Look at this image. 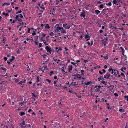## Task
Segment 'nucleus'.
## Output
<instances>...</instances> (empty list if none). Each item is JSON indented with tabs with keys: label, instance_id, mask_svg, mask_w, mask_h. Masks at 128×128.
Returning a JSON list of instances; mask_svg holds the SVG:
<instances>
[{
	"label": "nucleus",
	"instance_id": "1",
	"mask_svg": "<svg viewBox=\"0 0 128 128\" xmlns=\"http://www.w3.org/2000/svg\"><path fill=\"white\" fill-rule=\"evenodd\" d=\"M101 86H95L94 88H96L95 90V91L96 92H99L100 91V89Z\"/></svg>",
	"mask_w": 128,
	"mask_h": 128
},
{
	"label": "nucleus",
	"instance_id": "2",
	"mask_svg": "<svg viewBox=\"0 0 128 128\" xmlns=\"http://www.w3.org/2000/svg\"><path fill=\"white\" fill-rule=\"evenodd\" d=\"M63 26L66 29H68L70 28V27H71V26L68 25L66 23H65L64 24Z\"/></svg>",
	"mask_w": 128,
	"mask_h": 128
},
{
	"label": "nucleus",
	"instance_id": "3",
	"mask_svg": "<svg viewBox=\"0 0 128 128\" xmlns=\"http://www.w3.org/2000/svg\"><path fill=\"white\" fill-rule=\"evenodd\" d=\"M45 49L48 52H49V54H50L51 53V48L49 47L48 46H46L45 48Z\"/></svg>",
	"mask_w": 128,
	"mask_h": 128
},
{
	"label": "nucleus",
	"instance_id": "4",
	"mask_svg": "<svg viewBox=\"0 0 128 128\" xmlns=\"http://www.w3.org/2000/svg\"><path fill=\"white\" fill-rule=\"evenodd\" d=\"M110 74L107 73L104 76V77L108 79L110 77Z\"/></svg>",
	"mask_w": 128,
	"mask_h": 128
},
{
	"label": "nucleus",
	"instance_id": "5",
	"mask_svg": "<svg viewBox=\"0 0 128 128\" xmlns=\"http://www.w3.org/2000/svg\"><path fill=\"white\" fill-rule=\"evenodd\" d=\"M85 36V38H87V40H86V41H88L90 40V37L87 34H86Z\"/></svg>",
	"mask_w": 128,
	"mask_h": 128
},
{
	"label": "nucleus",
	"instance_id": "6",
	"mask_svg": "<svg viewBox=\"0 0 128 128\" xmlns=\"http://www.w3.org/2000/svg\"><path fill=\"white\" fill-rule=\"evenodd\" d=\"M56 52H58L60 50H62V49L60 48H58L57 47L56 48Z\"/></svg>",
	"mask_w": 128,
	"mask_h": 128
},
{
	"label": "nucleus",
	"instance_id": "7",
	"mask_svg": "<svg viewBox=\"0 0 128 128\" xmlns=\"http://www.w3.org/2000/svg\"><path fill=\"white\" fill-rule=\"evenodd\" d=\"M25 114V113L24 112H20L19 113V115L20 116H22Z\"/></svg>",
	"mask_w": 128,
	"mask_h": 128
},
{
	"label": "nucleus",
	"instance_id": "8",
	"mask_svg": "<svg viewBox=\"0 0 128 128\" xmlns=\"http://www.w3.org/2000/svg\"><path fill=\"white\" fill-rule=\"evenodd\" d=\"M91 83V81H90L88 82H87L84 83V84L85 85H88L89 84H90Z\"/></svg>",
	"mask_w": 128,
	"mask_h": 128
},
{
	"label": "nucleus",
	"instance_id": "9",
	"mask_svg": "<svg viewBox=\"0 0 128 128\" xmlns=\"http://www.w3.org/2000/svg\"><path fill=\"white\" fill-rule=\"evenodd\" d=\"M72 68V65H71L70 66V68L68 69V71L70 72L71 71Z\"/></svg>",
	"mask_w": 128,
	"mask_h": 128
},
{
	"label": "nucleus",
	"instance_id": "10",
	"mask_svg": "<svg viewBox=\"0 0 128 128\" xmlns=\"http://www.w3.org/2000/svg\"><path fill=\"white\" fill-rule=\"evenodd\" d=\"M100 12L99 10H96L95 11V12L96 14H98Z\"/></svg>",
	"mask_w": 128,
	"mask_h": 128
},
{
	"label": "nucleus",
	"instance_id": "11",
	"mask_svg": "<svg viewBox=\"0 0 128 128\" xmlns=\"http://www.w3.org/2000/svg\"><path fill=\"white\" fill-rule=\"evenodd\" d=\"M47 68V66L46 65L43 66L42 68H43L44 70H48V68Z\"/></svg>",
	"mask_w": 128,
	"mask_h": 128
},
{
	"label": "nucleus",
	"instance_id": "12",
	"mask_svg": "<svg viewBox=\"0 0 128 128\" xmlns=\"http://www.w3.org/2000/svg\"><path fill=\"white\" fill-rule=\"evenodd\" d=\"M120 48L121 50H122V54L123 55H124V49H123L122 47H120Z\"/></svg>",
	"mask_w": 128,
	"mask_h": 128
},
{
	"label": "nucleus",
	"instance_id": "13",
	"mask_svg": "<svg viewBox=\"0 0 128 128\" xmlns=\"http://www.w3.org/2000/svg\"><path fill=\"white\" fill-rule=\"evenodd\" d=\"M108 70L110 72H111V71H112V72H111V74H113L114 71H113V69L112 68H110V69H109Z\"/></svg>",
	"mask_w": 128,
	"mask_h": 128
},
{
	"label": "nucleus",
	"instance_id": "14",
	"mask_svg": "<svg viewBox=\"0 0 128 128\" xmlns=\"http://www.w3.org/2000/svg\"><path fill=\"white\" fill-rule=\"evenodd\" d=\"M106 5L109 6H111L112 5L111 2H110L108 3H106Z\"/></svg>",
	"mask_w": 128,
	"mask_h": 128
},
{
	"label": "nucleus",
	"instance_id": "15",
	"mask_svg": "<svg viewBox=\"0 0 128 128\" xmlns=\"http://www.w3.org/2000/svg\"><path fill=\"white\" fill-rule=\"evenodd\" d=\"M45 26L46 28H47L48 29H49L50 28V26L48 25V24H46Z\"/></svg>",
	"mask_w": 128,
	"mask_h": 128
},
{
	"label": "nucleus",
	"instance_id": "16",
	"mask_svg": "<svg viewBox=\"0 0 128 128\" xmlns=\"http://www.w3.org/2000/svg\"><path fill=\"white\" fill-rule=\"evenodd\" d=\"M119 111L120 112H124V109H120L119 110Z\"/></svg>",
	"mask_w": 128,
	"mask_h": 128
},
{
	"label": "nucleus",
	"instance_id": "17",
	"mask_svg": "<svg viewBox=\"0 0 128 128\" xmlns=\"http://www.w3.org/2000/svg\"><path fill=\"white\" fill-rule=\"evenodd\" d=\"M26 103V102H25L23 101L22 102H20V104L21 106H22V105H24Z\"/></svg>",
	"mask_w": 128,
	"mask_h": 128
},
{
	"label": "nucleus",
	"instance_id": "18",
	"mask_svg": "<svg viewBox=\"0 0 128 128\" xmlns=\"http://www.w3.org/2000/svg\"><path fill=\"white\" fill-rule=\"evenodd\" d=\"M80 16H82V17H83L84 18L85 16V14L83 13L80 14Z\"/></svg>",
	"mask_w": 128,
	"mask_h": 128
},
{
	"label": "nucleus",
	"instance_id": "19",
	"mask_svg": "<svg viewBox=\"0 0 128 128\" xmlns=\"http://www.w3.org/2000/svg\"><path fill=\"white\" fill-rule=\"evenodd\" d=\"M84 70H81L80 71V72L81 74L82 75H84Z\"/></svg>",
	"mask_w": 128,
	"mask_h": 128
},
{
	"label": "nucleus",
	"instance_id": "20",
	"mask_svg": "<svg viewBox=\"0 0 128 128\" xmlns=\"http://www.w3.org/2000/svg\"><path fill=\"white\" fill-rule=\"evenodd\" d=\"M61 32L63 34H66V30H61Z\"/></svg>",
	"mask_w": 128,
	"mask_h": 128
},
{
	"label": "nucleus",
	"instance_id": "21",
	"mask_svg": "<svg viewBox=\"0 0 128 128\" xmlns=\"http://www.w3.org/2000/svg\"><path fill=\"white\" fill-rule=\"evenodd\" d=\"M17 20L19 21L18 23L20 24V22L22 20V19L20 18H18Z\"/></svg>",
	"mask_w": 128,
	"mask_h": 128
},
{
	"label": "nucleus",
	"instance_id": "22",
	"mask_svg": "<svg viewBox=\"0 0 128 128\" xmlns=\"http://www.w3.org/2000/svg\"><path fill=\"white\" fill-rule=\"evenodd\" d=\"M42 40L43 41L44 43L45 44V45L46 46L48 45V44L46 43V41Z\"/></svg>",
	"mask_w": 128,
	"mask_h": 128
},
{
	"label": "nucleus",
	"instance_id": "23",
	"mask_svg": "<svg viewBox=\"0 0 128 128\" xmlns=\"http://www.w3.org/2000/svg\"><path fill=\"white\" fill-rule=\"evenodd\" d=\"M112 2L114 4H116V3L117 2V1H116V0H113L112 1Z\"/></svg>",
	"mask_w": 128,
	"mask_h": 128
},
{
	"label": "nucleus",
	"instance_id": "24",
	"mask_svg": "<svg viewBox=\"0 0 128 128\" xmlns=\"http://www.w3.org/2000/svg\"><path fill=\"white\" fill-rule=\"evenodd\" d=\"M50 35L52 36H54V33L52 32H51L50 33Z\"/></svg>",
	"mask_w": 128,
	"mask_h": 128
},
{
	"label": "nucleus",
	"instance_id": "25",
	"mask_svg": "<svg viewBox=\"0 0 128 128\" xmlns=\"http://www.w3.org/2000/svg\"><path fill=\"white\" fill-rule=\"evenodd\" d=\"M75 76H76L78 78H79V79H80L81 78V77L79 75L77 74H76Z\"/></svg>",
	"mask_w": 128,
	"mask_h": 128
},
{
	"label": "nucleus",
	"instance_id": "26",
	"mask_svg": "<svg viewBox=\"0 0 128 128\" xmlns=\"http://www.w3.org/2000/svg\"><path fill=\"white\" fill-rule=\"evenodd\" d=\"M39 76H38L37 77V80L36 81V82H38L39 81Z\"/></svg>",
	"mask_w": 128,
	"mask_h": 128
},
{
	"label": "nucleus",
	"instance_id": "27",
	"mask_svg": "<svg viewBox=\"0 0 128 128\" xmlns=\"http://www.w3.org/2000/svg\"><path fill=\"white\" fill-rule=\"evenodd\" d=\"M57 28L58 30H62V28L61 27H60L59 26H58L57 27Z\"/></svg>",
	"mask_w": 128,
	"mask_h": 128
},
{
	"label": "nucleus",
	"instance_id": "28",
	"mask_svg": "<svg viewBox=\"0 0 128 128\" xmlns=\"http://www.w3.org/2000/svg\"><path fill=\"white\" fill-rule=\"evenodd\" d=\"M46 81H47V82H48L50 84L51 82V80H49V79H46Z\"/></svg>",
	"mask_w": 128,
	"mask_h": 128
},
{
	"label": "nucleus",
	"instance_id": "29",
	"mask_svg": "<svg viewBox=\"0 0 128 128\" xmlns=\"http://www.w3.org/2000/svg\"><path fill=\"white\" fill-rule=\"evenodd\" d=\"M4 4H6V6H8V5H10V4L8 3H4V4H3V6L4 5Z\"/></svg>",
	"mask_w": 128,
	"mask_h": 128
},
{
	"label": "nucleus",
	"instance_id": "30",
	"mask_svg": "<svg viewBox=\"0 0 128 128\" xmlns=\"http://www.w3.org/2000/svg\"><path fill=\"white\" fill-rule=\"evenodd\" d=\"M104 7V6L103 4H101L100 6V7L101 8H102Z\"/></svg>",
	"mask_w": 128,
	"mask_h": 128
},
{
	"label": "nucleus",
	"instance_id": "31",
	"mask_svg": "<svg viewBox=\"0 0 128 128\" xmlns=\"http://www.w3.org/2000/svg\"><path fill=\"white\" fill-rule=\"evenodd\" d=\"M42 56H43L44 58H46V57H47V56L45 54L43 55Z\"/></svg>",
	"mask_w": 128,
	"mask_h": 128
},
{
	"label": "nucleus",
	"instance_id": "32",
	"mask_svg": "<svg viewBox=\"0 0 128 128\" xmlns=\"http://www.w3.org/2000/svg\"><path fill=\"white\" fill-rule=\"evenodd\" d=\"M124 98L126 99V100L128 101V96H124Z\"/></svg>",
	"mask_w": 128,
	"mask_h": 128
},
{
	"label": "nucleus",
	"instance_id": "33",
	"mask_svg": "<svg viewBox=\"0 0 128 128\" xmlns=\"http://www.w3.org/2000/svg\"><path fill=\"white\" fill-rule=\"evenodd\" d=\"M86 115V113L85 112H84L82 114V117Z\"/></svg>",
	"mask_w": 128,
	"mask_h": 128
},
{
	"label": "nucleus",
	"instance_id": "34",
	"mask_svg": "<svg viewBox=\"0 0 128 128\" xmlns=\"http://www.w3.org/2000/svg\"><path fill=\"white\" fill-rule=\"evenodd\" d=\"M100 82L104 84H106V82L104 81H101Z\"/></svg>",
	"mask_w": 128,
	"mask_h": 128
},
{
	"label": "nucleus",
	"instance_id": "35",
	"mask_svg": "<svg viewBox=\"0 0 128 128\" xmlns=\"http://www.w3.org/2000/svg\"><path fill=\"white\" fill-rule=\"evenodd\" d=\"M23 83H24V81H20V82H19V84H22Z\"/></svg>",
	"mask_w": 128,
	"mask_h": 128
},
{
	"label": "nucleus",
	"instance_id": "36",
	"mask_svg": "<svg viewBox=\"0 0 128 128\" xmlns=\"http://www.w3.org/2000/svg\"><path fill=\"white\" fill-rule=\"evenodd\" d=\"M103 57L104 58L106 59H107L108 58V56H104Z\"/></svg>",
	"mask_w": 128,
	"mask_h": 128
},
{
	"label": "nucleus",
	"instance_id": "37",
	"mask_svg": "<svg viewBox=\"0 0 128 128\" xmlns=\"http://www.w3.org/2000/svg\"><path fill=\"white\" fill-rule=\"evenodd\" d=\"M64 67H62V69H61V70L62 71V72H65L64 71Z\"/></svg>",
	"mask_w": 128,
	"mask_h": 128
},
{
	"label": "nucleus",
	"instance_id": "38",
	"mask_svg": "<svg viewBox=\"0 0 128 128\" xmlns=\"http://www.w3.org/2000/svg\"><path fill=\"white\" fill-rule=\"evenodd\" d=\"M46 34H44L42 33V36H43V37H45L46 36Z\"/></svg>",
	"mask_w": 128,
	"mask_h": 128
},
{
	"label": "nucleus",
	"instance_id": "39",
	"mask_svg": "<svg viewBox=\"0 0 128 128\" xmlns=\"http://www.w3.org/2000/svg\"><path fill=\"white\" fill-rule=\"evenodd\" d=\"M15 81L16 82H18L19 81V80L18 79H16Z\"/></svg>",
	"mask_w": 128,
	"mask_h": 128
},
{
	"label": "nucleus",
	"instance_id": "40",
	"mask_svg": "<svg viewBox=\"0 0 128 128\" xmlns=\"http://www.w3.org/2000/svg\"><path fill=\"white\" fill-rule=\"evenodd\" d=\"M114 95L116 96H118V94L116 93H114Z\"/></svg>",
	"mask_w": 128,
	"mask_h": 128
},
{
	"label": "nucleus",
	"instance_id": "41",
	"mask_svg": "<svg viewBox=\"0 0 128 128\" xmlns=\"http://www.w3.org/2000/svg\"><path fill=\"white\" fill-rule=\"evenodd\" d=\"M42 44L41 43H40L39 44V46L40 47L42 46Z\"/></svg>",
	"mask_w": 128,
	"mask_h": 128
},
{
	"label": "nucleus",
	"instance_id": "42",
	"mask_svg": "<svg viewBox=\"0 0 128 128\" xmlns=\"http://www.w3.org/2000/svg\"><path fill=\"white\" fill-rule=\"evenodd\" d=\"M22 12V10H20L18 12H16V14H18V13H21V12Z\"/></svg>",
	"mask_w": 128,
	"mask_h": 128
},
{
	"label": "nucleus",
	"instance_id": "43",
	"mask_svg": "<svg viewBox=\"0 0 128 128\" xmlns=\"http://www.w3.org/2000/svg\"><path fill=\"white\" fill-rule=\"evenodd\" d=\"M76 17V16H75L74 17V16H71V18L72 19L73 18H75Z\"/></svg>",
	"mask_w": 128,
	"mask_h": 128
},
{
	"label": "nucleus",
	"instance_id": "44",
	"mask_svg": "<svg viewBox=\"0 0 128 128\" xmlns=\"http://www.w3.org/2000/svg\"><path fill=\"white\" fill-rule=\"evenodd\" d=\"M15 58L13 56H12V60H13Z\"/></svg>",
	"mask_w": 128,
	"mask_h": 128
},
{
	"label": "nucleus",
	"instance_id": "45",
	"mask_svg": "<svg viewBox=\"0 0 128 128\" xmlns=\"http://www.w3.org/2000/svg\"><path fill=\"white\" fill-rule=\"evenodd\" d=\"M1 68L2 69V70H6V69L5 68H3L1 67Z\"/></svg>",
	"mask_w": 128,
	"mask_h": 128
},
{
	"label": "nucleus",
	"instance_id": "46",
	"mask_svg": "<svg viewBox=\"0 0 128 128\" xmlns=\"http://www.w3.org/2000/svg\"><path fill=\"white\" fill-rule=\"evenodd\" d=\"M105 16L106 17V18H109V17L108 16V13L105 14Z\"/></svg>",
	"mask_w": 128,
	"mask_h": 128
},
{
	"label": "nucleus",
	"instance_id": "47",
	"mask_svg": "<svg viewBox=\"0 0 128 128\" xmlns=\"http://www.w3.org/2000/svg\"><path fill=\"white\" fill-rule=\"evenodd\" d=\"M36 34V33L34 31L32 33V35H35Z\"/></svg>",
	"mask_w": 128,
	"mask_h": 128
},
{
	"label": "nucleus",
	"instance_id": "48",
	"mask_svg": "<svg viewBox=\"0 0 128 128\" xmlns=\"http://www.w3.org/2000/svg\"><path fill=\"white\" fill-rule=\"evenodd\" d=\"M4 59L5 61H6L7 59V58L6 57H4Z\"/></svg>",
	"mask_w": 128,
	"mask_h": 128
},
{
	"label": "nucleus",
	"instance_id": "49",
	"mask_svg": "<svg viewBox=\"0 0 128 128\" xmlns=\"http://www.w3.org/2000/svg\"><path fill=\"white\" fill-rule=\"evenodd\" d=\"M54 79H56L57 78V76H54Z\"/></svg>",
	"mask_w": 128,
	"mask_h": 128
},
{
	"label": "nucleus",
	"instance_id": "50",
	"mask_svg": "<svg viewBox=\"0 0 128 128\" xmlns=\"http://www.w3.org/2000/svg\"><path fill=\"white\" fill-rule=\"evenodd\" d=\"M18 15H16V17H15V18L17 20H18Z\"/></svg>",
	"mask_w": 128,
	"mask_h": 128
},
{
	"label": "nucleus",
	"instance_id": "51",
	"mask_svg": "<svg viewBox=\"0 0 128 128\" xmlns=\"http://www.w3.org/2000/svg\"><path fill=\"white\" fill-rule=\"evenodd\" d=\"M30 28H28V33H30Z\"/></svg>",
	"mask_w": 128,
	"mask_h": 128
},
{
	"label": "nucleus",
	"instance_id": "52",
	"mask_svg": "<svg viewBox=\"0 0 128 128\" xmlns=\"http://www.w3.org/2000/svg\"><path fill=\"white\" fill-rule=\"evenodd\" d=\"M22 124L23 125H24L25 124V122L24 120L23 121V122L22 123Z\"/></svg>",
	"mask_w": 128,
	"mask_h": 128
},
{
	"label": "nucleus",
	"instance_id": "53",
	"mask_svg": "<svg viewBox=\"0 0 128 128\" xmlns=\"http://www.w3.org/2000/svg\"><path fill=\"white\" fill-rule=\"evenodd\" d=\"M98 79L99 81H100V80H102V78H98Z\"/></svg>",
	"mask_w": 128,
	"mask_h": 128
},
{
	"label": "nucleus",
	"instance_id": "54",
	"mask_svg": "<svg viewBox=\"0 0 128 128\" xmlns=\"http://www.w3.org/2000/svg\"><path fill=\"white\" fill-rule=\"evenodd\" d=\"M99 73L100 74H103V72H101L100 70L99 71Z\"/></svg>",
	"mask_w": 128,
	"mask_h": 128
},
{
	"label": "nucleus",
	"instance_id": "55",
	"mask_svg": "<svg viewBox=\"0 0 128 128\" xmlns=\"http://www.w3.org/2000/svg\"><path fill=\"white\" fill-rule=\"evenodd\" d=\"M121 75H122V76H125L124 74V73L122 72L121 73Z\"/></svg>",
	"mask_w": 128,
	"mask_h": 128
},
{
	"label": "nucleus",
	"instance_id": "56",
	"mask_svg": "<svg viewBox=\"0 0 128 128\" xmlns=\"http://www.w3.org/2000/svg\"><path fill=\"white\" fill-rule=\"evenodd\" d=\"M71 63L72 64H73L74 65H75L76 64V63L74 62H71Z\"/></svg>",
	"mask_w": 128,
	"mask_h": 128
},
{
	"label": "nucleus",
	"instance_id": "57",
	"mask_svg": "<svg viewBox=\"0 0 128 128\" xmlns=\"http://www.w3.org/2000/svg\"><path fill=\"white\" fill-rule=\"evenodd\" d=\"M124 68L123 67H122V68L121 69H120V70L122 71L123 72H124V71L123 70V69Z\"/></svg>",
	"mask_w": 128,
	"mask_h": 128
},
{
	"label": "nucleus",
	"instance_id": "58",
	"mask_svg": "<svg viewBox=\"0 0 128 128\" xmlns=\"http://www.w3.org/2000/svg\"><path fill=\"white\" fill-rule=\"evenodd\" d=\"M20 18H22L23 17V16L21 14H20Z\"/></svg>",
	"mask_w": 128,
	"mask_h": 128
},
{
	"label": "nucleus",
	"instance_id": "59",
	"mask_svg": "<svg viewBox=\"0 0 128 128\" xmlns=\"http://www.w3.org/2000/svg\"><path fill=\"white\" fill-rule=\"evenodd\" d=\"M103 32V31L102 30H100V33H102Z\"/></svg>",
	"mask_w": 128,
	"mask_h": 128
},
{
	"label": "nucleus",
	"instance_id": "60",
	"mask_svg": "<svg viewBox=\"0 0 128 128\" xmlns=\"http://www.w3.org/2000/svg\"><path fill=\"white\" fill-rule=\"evenodd\" d=\"M32 110V109H29L28 110V112H30V111H31Z\"/></svg>",
	"mask_w": 128,
	"mask_h": 128
},
{
	"label": "nucleus",
	"instance_id": "61",
	"mask_svg": "<svg viewBox=\"0 0 128 128\" xmlns=\"http://www.w3.org/2000/svg\"><path fill=\"white\" fill-rule=\"evenodd\" d=\"M27 127L29 128L30 126V124L28 125Z\"/></svg>",
	"mask_w": 128,
	"mask_h": 128
},
{
	"label": "nucleus",
	"instance_id": "62",
	"mask_svg": "<svg viewBox=\"0 0 128 128\" xmlns=\"http://www.w3.org/2000/svg\"><path fill=\"white\" fill-rule=\"evenodd\" d=\"M102 70L104 73H105L106 72L105 70L104 69H103Z\"/></svg>",
	"mask_w": 128,
	"mask_h": 128
},
{
	"label": "nucleus",
	"instance_id": "63",
	"mask_svg": "<svg viewBox=\"0 0 128 128\" xmlns=\"http://www.w3.org/2000/svg\"><path fill=\"white\" fill-rule=\"evenodd\" d=\"M104 26H102V29H104Z\"/></svg>",
	"mask_w": 128,
	"mask_h": 128
},
{
	"label": "nucleus",
	"instance_id": "64",
	"mask_svg": "<svg viewBox=\"0 0 128 128\" xmlns=\"http://www.w3.org/2000/svg\"><path fill=\"white\" fill-rule=\"evenodd\" d=\"M126 126L125 127V128H128V126H127V124H126Z\"/></svg>",
	"mask_w": 128,
	"mask_h": 128
}]
</instances>
